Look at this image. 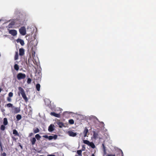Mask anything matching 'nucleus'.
I'll list each match as a JSON object with an SVG mask.
<instances>
[{
  "label": "nucleus",
  "mask_w": 156,
  "mask_h": 156,
  "mask_svg": "<svg viewBox=\"0 0 156 156\" xmlns=\"http://www.w3.org/2000/svg\"><path fill=\"white\" fill-rule=\"evenodd\" d=\"M26 77V75L22 73H19L17 75V79L19 80L24 79Z\"/></svg>",
  "instance_id": "obj_1"
},
{
  "label": "nucleus",
  "mask_w": 156,
  "mask_h": 156,
  "mask_svg": "<svg viewBox=\"0 0 156 156\" xmlns=\"http://www.w3.org/2000/svg\"><path fill=\"white\" fill-rule=\"evenodd\" d=\"M43 137L45 138L48 139L49 140H50L53 139L56 140L57 139L58 136L57 135L55 134L53 136H49L45 135L43 136Z\"/></svg>",
  "instance_id": "obj_2"
},
{
  "label": "nucleus",
  "mask_w": 156,
  "mask_h": 156,
  "mask_svg": "<svg viewBox=\"0 0 156 156\" xmlns=\"http://www.w3.org/2000/svg\"><path fill=\"white\" fill-rule=\"evenodd\" d=\"M19 32L22 35H25L26 34V30L25 27H22L19 29Z\"/></svg>",
  "instance_id": "obj_3"
},
{
  "label": "nucleus",
  "mask_w": 156,
  "mask_h": 156,
  "mask_svg": "<svg viewBox=\"0 0 156 156\" xmlns=\"http://www.w3.org/2000/svg\"><path fill=\"white\" fill-rule=\"evenodd\" d=\"M20 109L18 107H13L12 110V112L15 114H16L20 112Z\"/></svg>",
  "instance_id": "obj_4"
},
{
  "label": "nucleus",
  "mask_w": 156,
  "mask_h": 156,
  "mask_svg": "<svg viewBox=\"0 0 156 156\" xmlns=\"http://www.w3.org/2000/svg\"><path fill=\"white\" fill-rule=\"evenodd\" d=\"M9 33L13 36H15L17 34V31L15 30H9Z\"/></svg>",
  "instance_id": "obj_5"
},
{
  "label": "nucleus",
  "mask_w": 156,
  "mask_h": 156,
  "mask_svg": "<svg viewBox=\"0 0 156 156\" xmlns=\"http://www.w3.org/2000/svg\"><path fill=\"white\" fill-rule=\"evenodd\" d=\"M19 51L20 56H22L24 55V50L23 48H20Z\"/></svg>",
  "instance_id": "obj_6"
},
{
  "label": "nucleus",
  "mask_w": 156,
  "mask_h": 156,
  "mask_svg": "<svg viewBox=\"0 0 156 156\" xmlns=\"http://www.w3.org/2000/svg\"><path fill=\"white\" fill-rule=\"evenodd\" d=\"M68 133L70 136H71L74 137L76 135V133H74L72 131H69Z\"/></svg>",
  "instance_id": "obj_7"
},
{
  "label": "nucleus",
  "mask_w": 156,
  "mask_h": 156,
  "mask_svg": "<svg viewBox=\"0 0 156 156\" xmlns=\"http://www.w3.org/2000/svg\"><path fill=\"white\" fill-rule=\"evenodd\" d=\"M16 41L18 43H20L21 45L23 46L24 44V41L20 39H18Z\"/></svg>",
  "instance_id": "obj_8"
},
{
  "label": "nucleus",
  "mask_w": 156,
  "mask_h": 156,
  "mask_svg": "<svg viewBox=\"0 0 156 156\" xmlns=\"http://www.w3.org/2000/svg\"><path fill=\"white\" fill-rule=\"evenodd\" d=\"M50 115L57 118H59L60 117V115L59 114L56 113L55 112H51L50 113Z\"/></svg>",
  "instance_id": "obj_9"
},
{
  "label": "nucleus",
  "mask_w": 156,
  "mask_h": 156,
  "mask_svg": "<svg viewBox=\"0 0 156 156\" xmlns=\"http://www.w3.org/2000/svg\"><path fill=\"white\" fill-rule=\"evenodd\" d=\"M18 90L19 92L21 94L25 93L24 89L21 87H18Z\"/></svg>",
  "instance_id": "obj_10"
},
{
  "label": "nucleus",
  "mask_w": 156,
  "mask_h": 156,
  "mask_svg": "<svg viewBox=\"0 0 156 156\" xmlns=\"http://www.w3.org/2000/svg\"><path fill=\"white\" fill-rule=\"evenodd\" d=\"M25 102H27L28 101V99L26 96L25 93L21 94Z\"/></svg>",
  "instance_id": "obj_11"
},
{
  "label": "nucleus",
  "mask_w": 156,
  "mask_h": 156,
  "mask_svg": "<svg viewBox=\"0 0 156 156\" xmlns=\"http://www.w3.org/2000/svg\"><path fill=\"white\" fill-rule=\"evenodd\" d=\"M36 139L35 137H33L30 139V141L32 145H34L36 142Z\"/></svg>",
  "instance_id": "obj_12"
},
{
  "label": "nucleus",
  "mask_w": 156,
  "mask_h": 156,
  "mask_svg": "<svg viewBox=\"0 0 156 156\" xmlns=\"http://www.w3.org/2000/svg\"><path fill=\"white\" fill-rule=\"evenodd\" d=\"M15 24V23L14 21H12L8 25V27L9 28H12L13 26Z\"/></svg>",
  "instance_id": "obj_13"
},
{
  "label": "nucleus",
  "mask_w": 156,
  "mask_h": 156,
  "mask_svg": "<svg viewBox=\"0 0 156 156\" xmlns=\"http://www.w3.org/2000/svg\"><path fill=\"white\" fill-rule=\"evenodd\" d=\"M88 132V129L87 128H85V129H84V130L83 132L84 136V137H85L87 136V133Z\"/></svg>",
  "instance_id": "obj_14"
},
{
  "label": "nucleus",
  "mask_w": 156,
  "mask_h": 156,
  "mask_svg": "<svg viewBox=\"0 0 156 156\" xmlns=\"http://www.w3.org/2000/svg\"><path fill=\"white\" fill-rule=\"evenodd\" d=\"M54 126L53 125V126L51 124L48 127V130L49 132H52L54 130L53 126Z\"/></svg>",
  "instance_id": "obj_15"
},
{
  "label": "nucleus",
  "mask_w": 156,
  "mask_h": 156,
  "mask_svg": "<svg viewBox=\"0 0 156 156\" xmlns=\"http://www.w3.org/2000/svg\"><path fill=\"white\" fill-rule=\"evenodd\" d=\"M13 134L15 135V136H19V134L16 129H14L13 130Z\"/></svg>",
  "instance_id": "obj_16"
},
{
  "label": "nucleus",
  "mask_w": 156,
  "mask_h": 156,
  "mask_svg": "<svg viewBox=\"0 0 156 156\" xmlns=\"http://www.w3.org/2000/svg\"><path fill=\"white\" fill-rule=\"evenodd\" d=\"M98 134L95 131L93 132V136L94 139H96L98 137Z\"/></svg>",
  "instance_id": "obj_17"
},
{
  "label": "nucleus",
  "mask_w": 156,
  "mask_h": 156,
  "mask_svg": "<svg viewBox=\"0 0 156 156\" xmlns=\"http://www.w3.org/2000/svg\"><path fill=\"white\" fill-rule=\"evenodd\" d=\"M88 146H90L92 148L95 147V146L93 142H90Z\"/></svg>",
  "instance_id": "obj_18"
},
{
  "label": "nucleus",
  "mask_w": 156,
  "mask_h": 156,
  "mask_svg": "<svg viewBox=\"0 0 156 156\" xmlns=\"http://www.w3.org/2000/svg\"><path fill=\"white\" fill-rule=\"evenodd\" d=\"M57 124L60 128H62L63 126H64V124L62 122H57Z\"/></svg>",
  "instance_id": "obj_19"
},
{
  "label": "nucleus",
  "mask_w": 156,
  "mask_h": 156,
  "mask_svg": "<svg viewBox=\"0 0 156 156\" xmlns=\"http://www.w3.org/2000/svg\"><path fill=\"white\" fill-rule=\"evenodd\" d=\"M34 133H36L39 132V129L37 128H34L33 129Z\"/></svg>",
  "instance_id": "obj_20"
},
{
  "label": "nucleus",
  "mask_w": 156,
  "mask_h": 156,
  "mask_svg": "<svg viewBox=\"0 0 156 156\" xmlns=\"http://www.w3.org/2000/svg\"><path fill=\"white\" fill-rule=\"evenodd\" d=\"M18 59V54L17 51L15 52V55L14 57V59L17 60Z\"/></svg>",
  "instance_id": "obj_21"
},
{
  "label": "nucleus",
  "mask_w": 156,
  "mask_h": 156,
  "mask_svg": "<svg viewBox=\"0 0 156 156\" xmlns=\"http://www.w3.org/2000/svg\"><path fill=\"white\" fill-rule=\"evenodd\" d=\"M41 86L40 85L39 83H37L36 85V88L37 90L38 91H39L40 90V88Z\"/></svg>",
  "instance_id": "obj_22"
},
{
  "label": "nucleus",
  "mask_w": 156,
  "mask_h": 156,
  "mask_svg": "<svg viewBox=\"0 0 156 156\" xmlns=\"http://www.w3.org/2000/svg\"><path fill=\"white\" fill-rule=\"evenodd\" d=\"M14 68L16 71H18L19 69V66L17 64H15L14 66Z\"/></svg>",
  "instance_id": "obj_23"
},
{
  "label": "nucleus",
  "mask_w": 156,
  "mask_h": 156,
  "mask_svg": "<svg viewBox=\"0 0 156 156\" xmlns=\"http://www.w3.org/2000/svg\"><path fill=\"white\" fill-rule=\"evenodd\" d=\"M8 123L7 119L6 118H4L3 120V124L4 125H6Z\"/></svg>",
  "instance_id": "obj_24"
},
{
  "label": "nucleus",
  "mask_w": 156,
  "mask_h": 156,
  "mask_svg": "<svg viewBox=\"0 0 156 156\" xmlns=\"http://www.w3.org/2000/svg\"><path fill=\"white\" fill-rule=\"evenodd\" d=\"M35 138L37 140H39L41 138V136L39 134H37L35 136Z\"/></svg>",
  "instance_id": "obj_25"
},
{
  "label": "nucleus",
  "mask_w": 156,
  "mask_h": 156,
  "mask_svg": "<svg viewBox=\"0 0 156 156\" xmlns=\"http://www.w3.org/2000/svg\"><path fill=\"white\" fill-rule=\"evenodd\" d=\"M90 142L87 140H83V143L85 144H87L88 145H89V144H90Z\"/></svg>",
  "instance_id": "obj_26"
},
{
  "label": "nucleus",
  "mask_w": 156,
  "mask_h": 156,
  "mask_svg": "<svg viewBox=\"0 0 156 156\" xmlns=\"http://www.w3.org/2000/svg\"><path fill=\"white\" fill-rule=\"evenodd\" d=\"M16 118L18 121L19 120L22 118L21 115L20 114L17 115L16 116Z\"/></svg>",
  "instance_id": "obj_27"
},
{
  "label": "nucleus",
  "mask_w": 156,
  "mask_h": 156,
  "mask_svg": "<svg viewBox=\"0 0 156 156\" xmlns=\"http://www.w3.org/2000/svg\"><path fill=\"white\" fill-rule=\"evenodd\" d=\"M6 106L8 108H12L13 107V105L11 103H8L5 106Z\"/></svg>",
  "instance_id": "obj_28"
},
{
  "label": "nucleus",
  "mask_w": 156,
  "mask_h": 156,
  "mask_svg": "<svg viewBox=\"0 0 156 156\" xmlns=\"http://www.w3.org/2000/svg\"><path fill=\"white\" fill-rule=\"evenodd\" d=\"M82 151L81 150H78L77 151V154L79 156H82Z\"/></svg>",
  "instance_id": "obj_29"
},
{
  "label": "nucleus",
  "mask_w": 156,
  "mask_h": 156,
  "mask_svg": "<svg viewBox=\"0 0 156 156\" xmlns=\"http://www.w3.org/2000/svg\"><path fill=\"white\" fill-rule=\"evenodd\" d=\"M69 123L70 124H73L74 123V121L73 119H71L69 120Z\"/></svg>",
  "instance_id": "obj_30"
},
{
  "label": "nucleus",
  "mask_w": 156,
  "mask_h": 156,
  "mask_svg": "<svg viewBox=\"0 0 156 156\" xmlns=\"http://www.w3.org/2000/svg\"><path fill=\"white\" fill-rule=\"evenodd\" d=\"M5 128V127L3 125H2L1 126L0 129L2 130H4Z\"/></svg>",
  "instance_id": "obj_31"
},
{
  "label": "nucleus",
  "mask_w": 156,
  "mask_h": 156,
  "mask_svg": "<svg viewBox=\"0 0 156 156\" xmlns=\"http://www.w3.org/2000/svg\"><path fill=\"white\" fill-rule=\"evenodd\" d=\"M9 97L10 98L12 97L13 96V93L12 92H10L9 94Z\"/></svg>",
  "instance_id": "obj_32"
},
{
  "label": "nucleus",
  "mask_w": 156,
  "mask_h": 156,
  "mask_svg": "<svg viewBox=\"0 0 156 156\" xmlns=\"http://www.w3.org/2000/svg\"><path fill=\"white\" fill-rule=\"evenodd\" d=\"M31 80L30 78H29L27 79V83L28 84L30 83H31Z\"/></svg>",
  "instance_id": "obj_33"
},
{
  "label": "nucleus",
  "mask_w": 156,
  "mask_h": 156,
  "mask_svg": "<svg viewBox=\"0 0 156 156\" xmlns=\"http://www.w3.org/2000/svg\"><path fill=\"white\" fill-rule=\"evenodd\" d=\"M7 100L9 102H10L11 101V99L9 97H8L7 98Z\"/></svg>",
  "instance_id": "obj_34"
},
{
  "label": "nucleus",
  "mask_w": 156,
  "mask_h": 156,
  "mask_svg": "<svg viewBox=\"0 0 156 156\" xmlns=\"http://www.w3.org/2000/svg\"><path fill=\"white\" fill-rule=\"evenodd\" d=\"M1 156H6V154L5 152L3 153L1 155Z\"/></svg>",
  "instance_id": "obj_35"
},
{
  "label": "nucleus",
  "mask_w": 156,
  "mask_h": 156,
  "mask_svg": "<svg viewBox=\"0 0 156 156\" xmlns=\"http://www.w3.org/2000/svg\"><path fill=\"white\" fill-rule=\"evenodd\" d=\"M33 134V133H30L29 134V137H30L31 136H32Z\"/></svg>",
  "instance_id": "obj_36"
},
{
  "label": "nucleus",
  "mask_w": 156,
  "mask_h": 156,
  "mask_svg": "<svg viewBox=\"0 0 156 156\" xmlns=\"http://www.w3.org/2000/svg\"><path fill=\"white\" fill-rule=\"evenodd\" d=\"M102 146H103V148L104 149V151H105V147L104 144H102Z\"/></svg>",
  "instance_id": "obj_37"
},
{
  "label": "nucleus",
  "mask_w": 156,
  "mask_h": 156,
  "mask_svg": "<svg viewBox=\"0 0 156 156\" xmlns=\"http://www.w3.org/2000/svg\"><path fill=\"white\" fill-rule=\"evenodd\" d=\"M12 138L13 139V140H14L16 141L17 140V139H16L15 137H12Z\"/></svg>",
  "instance_id": "obj_38"
},
{
  "label": "nucleus",
  "mask_w": 156,
  "mask_h": 156,
  "mask_svg": "<svg viewBox=\"0 0 156 156\" xmlns=\"http://www.w3.org/2000/svg\"><path fill=\"white\" fill-rule=\"evenodd\" d=\"M47 156H55V155L54 154H48L47 155Z\"/></svg>",
  "instance_id": "obj_39"
},
{
  "label": "nucleus",
  "mask_w": 156,
  "mask_h": 156,
  "mask_svg": "<svg viewBox=\"0 0 156 156\" xmlns=\"http://www.w3.org/2000/svg\"><path fill=\"white\" fill-rule=\"evenodd\" d=\"M108 156H115V154H110L108 155Z\"/></svg>",
  "instance_id": "obj_40"
},
{
  "label": "nucleus",
  "mask_w": 156,
  "mask_h": 156,
  "mask_svg": "<svg viewBox=\"0 0 156 156\" xmlns=\"http://www.w3.org/2000/svg\"><path fill=\"white\" fill-rule=\"evenodd\" d=\"M19 146H20V147L21 148V149H22V148H23L22 146L20 144V145H19Z\"/></svg>",
  "instance_id": "obj_41"
},
{
  "label": "nucleus",
  "mask_w": 156,
  "mask_h": 156,
  "mask_svg": "<svg viewBox=\"0 0 156 156\" xmlns=\"http://www.w3.org/2000/svg\"><path fill=\"white\" fill-rule=\"evenodd\" d=\"M91 156H95V155L94 154H92Z\"/></svg>",
  "instance_id": "obj_42"
},
{
  "label": "nucleus",
  "mask_w": 156,
  "mask_h": 156,
  "mask_svg": "<svg viewBox=\"0 0 156 156\" xmlns=\"http://www.w3.org/2000/svg\"><path fill=\"white\" fill-rule=\"evenodd\" d=\"M122 156H123V153L122 151Z\"/></svg>",
  "instance_id": "obj_43"
},
{
  "label": "nucleus",
  "mask_w": 156,
  "mask_h": 156,
  "mask_svg": "<svg viewBox=\"0 0 156 156\" xmlns=\"http://www.w3.org/2000/svg\"><path fill=\"white\" fill-rule=\"evenodd\" d=\"M101 123H102V124H104V122H101Z\"/></svg>",
  "instance_id": "obj_44"
},
{
  "label": "nucleus",
  "mask_w": 156,
  "mask_h": 156,
  "mask_svg": "<svg viewBox=\"0 0 156 156\" xmlns=\"http://www.w3.org/2000/svg\"><path fill=\"white\" fill-rule=\"evenodd\" d=\"M2 20H0V22Z\"/></svg>",
  "instance_id": "obj_45"
},
{
  "label": "nucleus",
  "mask_w": 156,
  "mask_h": 156,
  "mask_svg": "<svg viewBox=\"0 0 156 156\" xmlns=\"http://www.w3.org/2000/svg\"><path fill=\"white\" fill-rule=\"evenodd\" d=\"M77 156V155H76V156Z\"/></svg>",
  "instance_id": "obj_46"
}]
</instances>
